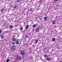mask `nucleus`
I'll return each mask as SVG.
<instances>
[{
    "label": "nucleus",
    "instance_id": "obj_11",
    "mask_svg": "<svg viewBox=\"0 0 62 62\" xmlns=\"http://www.w3.org/2000/svg\"><path fill=\"white\" fill-rule=\"evenodd\" d=\"M29 26V25H27L26 26V27L25 28V29H27Z\"/></svg>",
    "mask_w": 62,
    "mask_h": 62
},
{
    "label": "nucleus",
    "instance_id": "obj_15",
    "mask_svg": "<svg viewBox=\"0 0 62 62\" xmlns=\"http://www.w3.org/2000/svg\"><path fill=\"white\" fill-rule=\"evenodd\" d=\"M13 27V26L12 25H10L9 26V28H12Z\"/></svg>",
    "mask_w": 62,
    "mask_h": 62
},
{
    "label": "nucleus",
    "instance_id": "obj_9",
    "mask_svg": "<svg viewBox=\"0 0 62 62\" xmlns=\"http://www.w3.org/2000/svg\"><path fill=\"white\" fill-rule=\"evenodd\" d=\"M47 18L46 17H44V20H45V21H47Z\"/></svg>",
    "mask_w": 62,
    "mask_h": 62
},
{
    "label": "nucleus",
    "instance_id": "obj_19",
    "mask_svg": "<svg viewBox=\"0 0 62 62\" xmlns=\"http://www.w3.org/2000/svg\"><path fill=\"white\" fill-rule=\"evenodd\" d=\"M3 11H4V10L3 9H2L0 10V12H3Z\"/></svg>",
    "mask_w": 62,
    "mask_h": 62
},
{
    "label": "nucleus",
    "instance_id": "obj_16",
    "mask_svg": "<svg viewBox=\"0 0 62 62\" xmlns=\"http://www.w3.org/2000/svg\"><path fill=\"white\" fill-rule=\"evenodd\" d=\"M36 27V25L35 24L34 25H33L32 26V27L33 28H35V27Z\"/></svg>",
    "mask_w": 62,
    "mask_h": 62
},
{
    "label": "nucleus",
    "instance_id": "obj_5",
    "mask_svg": "<svg viewBox=\"0 0 62 62\" xmlns=\"http://www.w3.org/2000/svg\"><path fill=\"white\" fill-rule=\"evenodd\" d=\"M0 37H1V39H3L4 38V36L2 35H1L0 36Z\"/></svg>",
    "mask_w": 62,
    "mask_h": 62
},
{
    "label": "nucleus",
    "instance_id": "obj_3",
    "mask_svg": "<svg viewBox=\"0 0 62 62\" xmlns=\"http://www.w3.org/2000/svg\"><path fill=\"white\" fill-rule=\"evenodd\" d=\"M39 28H37L36 29V32H38L39 31Z\"/></svg>",
    "mask_w": 62,
    "mask_h": 62
},
{
    "label": "nucleus",
    "instance_id": "obj_22",
    "mask_svg": "<svg viewBox=\"0 0 62 62\" xmlns=\"http://www.w3.org/2000/svg\"><path fill=\"white\" fill-rule=\"evenodd\" d=\"M21 0H17V2H20V1H21Z\"/></svg>",
    "mask_w": 62,
    "mask_h": 62
},
{
    "label": "nucleus",
    "instance_id": "obj_8",
    "mask_svg": "<svg viewBox=\"0 0 62 62\" xmlns=\"http://www.w3.org/2000/svg\"><path fill=\"white\" fill-rule=\"evenodd\" d=\"M25 38H28V37H29V36H28V35L25 34Z\"/></svg>",
    "mask_w": 62,
    "mask_h": 62
},
{
    "label": "nucleus",
    "instance_id": "obj_29",
    "mask_svg": "<svg viewBox=\"0 0 62 62\" xmlns=\"http://www.w3.org/2000/svg\"><path fill=\"white\" fill-rule=\"evenodd\" d=\"M18 37H19V35H18Z\"/></svg>",
    "mask_w": 62,
    "mask_h": 62
},
{
    "label": "nucleus",
    "instance_id": "obj_1",
    "mask_svg": "<svg viewBox=\"0 0 62 62\" xmlns=\"http://www.w3.org/2000/svg\"><path fill=\"white\" fill-rule=\"evenodd\" d=\"M20 43V41L19 39H17L15 41V43L16 44H18Z\"/></svg>",
    "mask_w": 62,
    "mask_h": 62
},
{
    "label": "nucleus",
    "instance_id": "obj_30",
    "mask_svg": "<svg viewBox=\"0 0 62 62\" xmlns=\"http://www.w3.org/2000/svg\"><path fill=\"white\" fill-rule=\"evenodd\" d=\"M41 59H42V60H43V59H42V58H41Z\"/></svg>",
    "mask_w": 62,
    "mask_h": 62
},
{
    "label": "nucleus",
    "instance_id": "obj_27",
    "mask_svg": "<svg viewBox=\"0 0 62 62\" xmlns=\"http://www.w3.org/2000/svg\"><path fill=\"white\" fill-rule=\"evenodd\" d=\"M20 30V31H21V32H23V30Z\"/></svg>",
    "mask_w": 62,
    "mask_h": 62
},
{
    "label": "nucleus",
    "instance_id": "obj_24",
    "mask_svg": "<svg viewBox=\"0 0 62 62\" xmlns=\"http://www.w3.org/2000/svg\"><path fill=\"white\" fill-rule=\"evenodd\" d=\"M9 61V60L8 59L7 61V62H8Z\"/></svg>",
    "mask_w": 62,
    "mask_h": 62
},
{
    "label": "nucleus",
    "instance_id": "obj_31",
    "mask_svg": "<svg viewBox=\"0 0 62 62\" xmlns=\"http://www.w3.org/2000/svg\"><path fill=\"white\" fill-rule=\"evenodd\" d=\"M7 1L8 0H6Z\"/></svg>",
    "mask_w": 62,
    "mask_h": 62
},
{
    "label": "nucleus",
    "instance_id": "obj_23",
    "mask_svg": "<svg viewBox=\"0 0 62 62\" xmlns=\"http://www.w3.org/2000/svg\"><path fill=\"white\" fill-rule=\"evenodd\" d=\"M47 56V55H44V57H46Z\"/></svg>",
    "mask_w": 62,
    "mask_h": 62
},
{
    "label": "nucleus",
    "instance_id": "obj_6",
    "mask_svg": "<svg viewBox=\"0 0 62 62\" xmlns=\"http://www.w3.org/2000/svg\"><path fill=\"white\" fill-rule=\"evenodd\" d=\"M35 43H38V42L39 41V40H38V39H36V40H35Z\"/></svg>",
    "mask_w": 62,
    "mask_h": 62
},
{
    "label": "nucleus",
    "instance_id": "obj_4",
    "mask_svg": "<svg viewBox=\"0 0 62 62\" xmlns=\"http://www.w3.org/2000/svg\"><path fill=\"white\" fill-rule=\"evenodd\" d=\"M15 46H14L12 47V50H14V49H15Z\"/></svg>",
    "mask_w": 62,
    "mask_h": 62
},
{
    "label": "nucleus",
    "instance_id": "obj_14",
    "mask_svg": "<svg viewBox=\"0 0 62 62\" xmlns=\"http://www.w3.org/2000/svg\"><path fill=\"white\" fill-rule=\"evenodd\" d=\"M13 41H16V39H13Z\"/></svg>",
    "mask_w": 62,
    "mask_h": 62
},
{
    "label": "nucleus",
    "instance_id": "obj_26",
    "mask_svg": "<svg viewBox=\"0 0 62 62\" xmlns=\"http://www.w3.org/2000/svg\"><path fill=\"white\" fill-rule=\"evenodd\" d=\"M23 29V28H20V30H22V29Z\"/></svg>",
    "mask_w": 62,
    "mask_h": 62
},
{
    "label": "nucleus",
    "instance_id": "obj_2",
    "mask_svg": "<svg viewBox=\"0 0 62 62\" xmlns=\"http://www.w3.org/2000/svg\"><path fill=\"white\" fill-rule=\"evenodd\" d=\"M21 55H23L24 54V51L23 50H22L20 53Z\"/></svg>",
    "mask_w": 62,
    "mask_h": 62
},
{
    "label": "nucleus",
    "instance_id": "obj_32",
    "mask_svg": "<svg viewBox=\"0 0 62 62\" xmlns=\"http://www.w3.org/2000/svg\"><path fill=\"white\" fill-rule=\"evenodd\" d=\"M57 7H58V6H57Z\"/></svg>",
    "mask_w": 62,
    "mask_h": 62
},
{
    "label": "nucleus",
    "instance_id": "obj_20",
    "mask_svg": "<svg viewBox=\"0 0 62 62\" xmlns=\"http://www.w3.org/2000/svg\"><path fill=\"white\" fill-rule=\"evenodd\" d=\"M17 8V6H16L14 7L13 8Z\"/></svg>",
    "mask_w": 62,
    "mask_h": 62
},
{
    "label": "nucleus",
    "instance_id": "obj_13",
    "mask_svg": "<svg viewBox=\"0 0 62 62\" xmlns=\"http://www.w3.org/2000/svg\"><path fill=\"white\" fill-rule=\"evenodd\" d=\"M46 59L47 60H50V58L49 57H48Z\"/></svg>",
    "mask_w": 62,
    "mask_h": 62
},
{
    "label": "nucleus",
    "instance_id": "obj_21",
    "mask_svg": "<svg viewBox=\"0 0 62 62\" xmlns=\"http://www.w3.org/2000/svg\"><path fill=\"white\" fill-rule=\"evenodd\" d=\"M12 43L13 44H15V42H12Z\"/></svg>",
    "mask_w": 62,
    "mask_h": 62
},
{
    "label": "nucleus",
    "instance_id": "obj_17",
    "mask_svg": "<svg viewBox=\"0 0 62 62\" xmlns=\"http://www.w3.org/2000/svg\"><path fill=\"white\" fill-rule=\"evenodd\" d=\"M39 2H40V3H41L42 2V0H40V1H39Z\"/></svg>",
    "mask_w": 62,
    "mask_h": 62
},
{
    "label": "nucleus",
    "instance_id": "obj_28",
    "mask_svg": "<svg viewBox=\"0 0 62 62\" xmlns=\"http://www.w3.org/2000/svg\"><path fill=\"white\" fill-rule=\"evenodd\" d=\"M2 32V31L1 30H0V33H1Z\"/></svg>",
    "mask_w": 62,
    "mask_h": 62
},
{
    "label": "nucleus",
    "instance_id": "obj_10",
    "mask_svg": "<svg viewBox=\"0 0 62 62\" xmlns=\"http://www.w3.org/2000/svg\"><path fill=\"white\" fill-rule=\"evenodd\" d=\"M52 41H55V39L54 38H53L52 39Z\"/></svg>",
    "mask_w": 62,
    "mask_h": 62
},
{
    "label": "nucleus",
    "instance_id": "obj_25",
    "mask_svg": "<svg viewBox=\"0 0 62 62\" xmlns=\"http://www.w3.org/2000/svg\"><path fill=\"white\" fill-rule=\"evenodd\" d=\"M55 1L56 2H57V1H59V0H55Z\"/></svg>",
    "mask_w": 62,
    "mask_h": 62
},
{
    "label": "nucleus",
    "instance_id": "obj_7",
    "mask_svg": "<svg viewBox=\"0 0 62 62\" xmlns=\"http://www.w3.org/2000/svg\"><path fill=\"white\" fill-rule=\"evenodd\" d=\"M33 10V8H31L30 9V11H32Z\"/></svg>",
    "mask_w": 62,
    "mask_h": 62
},
{
    "label": "nucleus",
    "instance_id": "obj_18",
    "mask_svg": "<svg viewBox=\"0 0 62 62\" xmlns=\"http://www.w3.org/2000/svg\"><path fill=\"white\" fill-rule=\"evenodd\" d=\"M21 59V56H19L18 57V59H19V60H20V59Z\"/></svg>",
    "mask_w": 62,
    "mask_h": 62
},
{
    "label": "nucleus",
    "instance_id": "obj_12",
    "mask_svg": "<svg viewBox=\"0 0 62 62\" xmlns=\"http://www.w3.org/2000/svg\"><path fill=\"white\" fill-rule=\"evenodd\" d=\"M55 21H54L52 22V23L54 24H55Z\"/></svg>",
    "mask_w": 62,
    "mask_h": 62
}]
</instances>
